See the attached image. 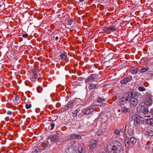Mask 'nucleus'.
Instances as JSON below:
<instances>
[{"label":"nucleus","instance_id":"1","mask_svg":"<svg viewBox=\"0 0 153 153\" xmlns=\"http://www.w3.org/2000/svg\"><path fill=\"white\" fill-rule=\"evenodd\" d=\"M107 145V151L109 153H121L124 150L121 143L117 141H108Z\"/></svg>","mask_w":153,"mask_h":153},{"label":"nucleus","instance_id":"2","mask_svg":"<svg viewBox=\"0 0 153 153\" xmlns=\"http://www.w3.org/2000/svg\"><path fill=\"white\" fill-rule=\"evenodd\" d=\"M100 76L98 74H92L89 76L85 80V83H89L91 82L95 81L97 82V80L100 78Z\"/></svg>","mask_w":153,"mask_h":153},{"label":"nucleus","instance_id":"3","mask_svg":"<svg viewBox=\"0 0 153 153\" xmlns=\"http://www.w3.org/2000/svg\"><path fill=\"white\" fill-rule=\"evenodd\" d=\"M132 120L134 121L135 126H140L141 123L142 122V118L138 115L134 114L132 116Z\"/></svg>","mask_w":153,"mask_h":153},{"label":"nucleus","instance_id":"4","mask_svg":"<svg viewBox=\"0 0 153 153\" xmlns=\"http://www.w3.org/2000/svg\"><path fill=\"white\" fill-rule=\"evenodd\" d=\"M130 98V99L129 101L130 106L134 108L135 107L138 103V100L135 98Z\"/></svg>","mask_w":153,"mask_h":153},{"label":"nucleus","instance_id":"5","mask_svg":"<svg viewBox=\"0 0 153 153\" xmlns=\"http://www.w3.org/2000/svg\"><path fill=\"white\" fill-rule=\"evenodd\" d=\"M132 79V77L131 76L126 77L121 80L120 83L122 85L126 84L128 82H130Z\"/></svg>","mask_w":153,"mask_h":153},{"label":"nucleus","instance_id":"6","mask_svg":"<svg viewBox=\"0 0 153 153\" xmlns=\"http://www.w3.org/2000/svg\"><path fill=\"white\" fill-rule=\"evenodd\" d=\"M94 110V108L92 107H88L84 108L82 110V112L85 114L88 115L93 112Z\"/></svg>","mask_w":153,"mask_h":153},{"label":"nucleus","instance_id":"7","mask_svg":"<svg viewBox=\"0 0 153 153\" xmlns=\"http://www.w3.org/2000/svg\"><path fill=\"white\" fill-rule=\"evenodd\" d=\"M97 144V142L96 140H91L90 141V147L91 149L93 150L94 148H96Z\"/></svg>","mask_w":153,"mask_h":153},{"label":"nucleus","instance_id":"8","mask_svg":"<svg viewBox=\"0 0 153 153\" xmlns=\"http://www.w3.org/2000/svg\"><path fill=\"white\" fill-rule=\"evenodd\" d=\"M129 98L127 95L126 94L125 96L123 97L120 101V104L124 105L127 101L128 100Z\"/></svg>","mask_w":153,"mask_h":153},{"label":"nucleus","instance_id":"9","mask_svg":"<svg viewBox=\"0 0 153 153\" xmlns=\"http://www.w3.org/2000/svg\"><path fill=\"white\" fill-rule=\"evenodd\" d=\"M74 101V100H71L68 102L65 106V109L66 110H68L73 108Z\"/></svg>","mask_w":153,"mask_h":153},{"label":"nucleus","instance_id":"10","mask_svg":"<svg viewBox=\"0 0 153 153\" xmlns=\"http://www.w3.org/2000/svg\"><path fill=\"white\" fill-rule=\"evenodd\" d=\"M70 139H71L79 140L81 139V136L76 134H73L70 135Z\"/></svg>","mask_w":153,"mask_h":153},{"label":"nucleus","instance_id":"11","mask_svg":"<svg viewBox=\"0 0 153 153\" xmlns=\"http://www.w3.org/2000/svg\"><path fill=\"white\" fill-rule=\"evenodd\" d=\"M48 139H50L52 142H56L58 140V137L56 135L51 136L48 138Z\"/></svg>","mask_w":153,"mask_h":153},{"label":"nucleus","instance_id":"12","mask_svg":"<svg viewBox=\"0 0 153 153\" xmlns=\"http://www.w3.org/2000/svg\"><path fill=\"white\" fill-rule=\"evenodd\" d=\"M145 102L147 105H151L152 104V98L149 96L147 97Z\"/></svg>","mask_w":153,"mask_h":153},{"label":"nucleus","instance_id":"13","mask_svg":"<svg viewBox=\"0 0 153 153\" xmlns=\"http://www.w3.org/2000/svg\"><path fill=\"white\" fill-rule=\"evenodd\" d=\"M126 95H127L129 98H134L137 95V92L135 91H132L130 93H127Z\"/></svg>","mask_w":153,"mask_h":153},{"label":"nucleus","instance_id":"14","mask_svg":"<svg viewBox=\"0 0 153 153\" xmlns=\"http://www.w3.org/2000/svg\"><path fill=\"white\" fill-rule=\"evenodd\" d=\"M99 87V86L94 84H90L88 88L89 89L92 90L93 89H97Z\"/></svg>","mask_w":153,"mask_h":153},{"label":"nucleus","instance_id":"15","mask_svg":"<svg viewBox=\"0 0 153 153\" xmlns=\"http://www.w3.org/2000/svg\"><path fill=\"white\" fill-rule=\"evenodd\" d=\"M61 59L63 60H65L67 57L66 53L65 52L61 53L60 55Z\"/></svg>","mask_w":153,"mask_h":153},{"label":"nucleus","instance_id":"16","mask_svg":"<svg viewBox=\"0 0 153 153\" xmlns=\"http://www.w3.org/2000/svg\"><path fill=\"white\" fill-rule=\"evenodd\" d=\"M121 112L124 114H127L130 112V110L129 108L124 107L122 110Z\"/></svg>","mask_w":153,"mask_h":153},{"label":"nucleus","instance_id":"17","mask_svg":"<svg viewBox=\"0 0 153 153\" xmlns=\"http://www.w3.org/2000/svg\"><path fill=\"white\" fill-rule=\"evenodd\" d=\"M78 153H88L86 151L85 149L80 147L78 148Z\"/></svg>","mask_w":153,"mask_h":153},{"label":"nucleus","instance_id":"18","mask_svg":"<svg viewBox=\"0 0 153 153\" xmlns=\"http://www.w3.org/2000/svg\"><path fill=\"white\" fill-rule=\"evenodd\" d=\"M145 134L146 135H149L150 136H153V131L149 129L146 131Z\"/></svg>","mask_w":153,"mask_h":153},{"label":"nucleus","instance_id":"19","mask_svg":"<svg viewBox=\"0 0 153 153\" xmlns=\"http://www.w3.org/2000/svg\"><path fill=\"white\" fill-rule=\"evenodd\" d=\"M138 69L137 68L133 67L131 70V73L133 74H135L137 73Z\"/></svg>","mask_w":153,"mask_h":153},{"label":"nucleus","instance_id":"20","mask_svg":"<svg viewBox=\"0 0 153 153\" xmlns=\"http://www.w3.org/2000/svg\"><path fill=\"white\" fill-rule=\"evenodd\" d=\"M41 149L38 146L36 147L35 149L32 152V153H40L41 152Z\"/></svg>","mask_w":153,"mask_h":153},{"label":"nucleus","instance_id":"21","mask_svg":"<svg viewBox=\"0 0 153 153\" xmlns=\"http://www.w3.org/2000/svg\"><path fill=\"white\" fill-rule=\"evenodd\" d=\"M150 68H148L143 67L140 70V71L141 73H144L149 71Z\"/></svg>","mask_w":153,"mask_h":153},{"label":"nucleus","instance_id":"22","mask_svg":"<svg viewBox=\"0 0 153 153\" xmlns=\"http://www.w3.org/2000/svg\"><path fill=\"white\" fill-rule=\"evenodd\" d=\"M146 122L148 125L153 126V119H147Z\"/></svg>","mask_w":153,"mask_h":153},{"label":"nucleus","instance_id":"23","mask_svg":"<svg viewBox=\"0 0 153 153\" xmlns=\"http://www.w3.org/2000/svg\"><path fill=\"white\" fill-rule=\"evenodd\" d=\"M130 141L132 145L135 144L137 142L136 139L134 137H131L130 139Z\"/></svg>","mask_w":153,"mask_h":153},{"label":"nucleus","instance_id":"24","mask_svg":"<svg viewBox=\"0 0 153 153\" xmlns=\"http://www.w3.org/2000/svg\"><path fill=\"white\" fill-rule=\"evenodd\" d=\"M149 112V110L147 108H144V110L143 111V113L145 114H146V115L145 116L146 117H150V116L149 115H148Z\"/></svg>","mask_w":153,"mask_h":153},{"label":"nucleus","instance_id":"25","mask_svg":"<svg viewBox=\"0 0 153 153\" xmlns=\"http://www.w3.org/2000/svg\"><path fill=\"white\" fill-rule=\"evenodd\" d=\"M127 134L129 136L132 135L134 134L133 130L131 128H128L127 131Z\"/></svg>","mask_w":153,"mask_h":153},{"label":"nucleus","instance_id":"26","mask_svg":"<svg viewBox=\"0 0 153 153\" xmlns=\"http://www.w3.org/2000/svg\"><path fill=\"white\" fill-rule=\"evenodd\" d=\"M144 107L141 106H139L137 108V111L138 112H143L144 109Z\"/></svg>","mask_w":153,"mask_h":153},{"label":"nucleus","instance_id":"27","mask_svg":"<svg viewBox=\"0 0 153 153\" xmlns=\"http://www.w3.org/2000/svg\"><path fill=\"white\" fill-rule=\"evenodd\" d=\"M138 90L140 92H143L146 91V88L142 85L138 87Z\"/></svg>","mask_w":153,"mask_h":153},{"label":"nucleus","instance_id":"28","mask_svg":"<svg viewBox=\"0 0 153 153\" xmlns=\"http://www.w3.org/2000/svg\"><path fill=\"white\" fill-rule=\"evenodd\" d=\"M120 131L118 129H116L114 132V134L116 135L117 136H120L121 135Z\"/></svg>","mask_w":153,"mask_h":153},{"label":"nucleus","instance_id":"29","mask_svg":"<svg viewBox=\"0 0 153 153\" xmlns=\"http://www.w3.org/2000/svg\"><path fill=\"white\" fill-rule=\"evenodd\" d=\"M105 99H102L101 98L99 97L97 100V102L99 103H100L102 102H103L105 101Z\"/></svg>","mask_w":153,"mask_h":153},{"label":"nucleus","instance_id":"30","mask_svg":"<svg viewBox=\"0 0 153 153\" xmlns=\"http://www.w3.org/2000/svg\"><path fill=\"white\" fill-rule=\"evenodd\" d=\"M109 30L115 31L116 30V28L115 26H111L109 27Z\"/></svg>","mask_w":153,"mask_h":153},{"label":"nucleus","instance_id":"31","mask_svg":"<svg viewBox=\"0 0 153 153\" xmlns=\"http://www.w3.org/2000/svg\"><path fill=\"white\" fill-rule=\"evenodd\" d=\"M125 146L126 147H128L129 146V141H128V140H125Z\"/></svg>","mask_w":153,"mask_h":153},{"label":"nucleus","instance_id":"32","mask_svg":"<svg viewBox=\"0 0 153 153\" xmlns=\"http://www.w3.org/2000/svg\"><path fill=\"white\" fill-rule=\"evenodd\" d=\"M33 75L34 78L35 79H36L38 76L37 72L33 70Z\"/></svg>","mask_w":153,"mask_h":153},{"label":"nucleus","instance_id":"33","mask_svg":"<svg viewBox=\"0 0 153 153\" xmlns=\"http://www.w3.org/2000/svg\"><path fill=\"white\" fill-rule=\"evenodd\" d=\"M55 126V124L54 123H52L50 126L49 127V128H50L51 130H53Z\"/></svg>","mask_w":153,"mask_h":153},{"label":"nucleus","instance_id":"34","mask_svg":"<svg viewBox=\"0 0 153 153\" xmlns=\"http://www.w3.org/2000/svg\"><path fill=\"white\" fill-rule=\"evenodd\" d=\"M102 30L105 32H106L108 31H110L109 27H105L103 28L102 29Z\"/></svg>","mask_w":153,"mask_h":153},{"label":"nucleus","instance_id":"35","mask_svg":"<svg viewBox=\"0 0 153 153\" xmlns=\"http://www.w3.org/2000/svg\"><path fill=\"white\" fill-rule=\"evenodd\" d=\"M151 143H152V142H149V141L147 142L146 144V149H149L150 148V147H149L148 146L149 144H151Z\"/></svg>","mask_w":153,"mask_h":153},{"label":"nucleus","instance_id":"36","mask_svg":"<svg viewBox=\"0 0 153 153\" xmlns=\"http://www.w3.org/2000/svg\"><path fill=\"white\" fill-rule=\"evenodd\" d=\"M73 22V20L72 19H70L68 20V24L69 25H71Z\"/></svg>","mask_w":153,"mask_h":153},{"label":"nucleus","instance_id":"37","mask_svg":"<svg viewBox=\"0 0 153 153\" xmlns=\"http://www.w3.org/2000/svg\"><path fill=\"white\" fill-rule=\"evenodd\" d=\"M146 105V103H144V102H142L141 103L139 106H142L143 107H144V108H145V105Z\"/></svg>","mask_w":153,"mask_h":153},{"label":"nucleus","instance_id":"38","mask_svg":"<svg viewBox=\"0 0 153 153\" xmlns=\"http://www.w3.org/2000/svg\"><path fill=\"white\" fill-rule=\"evenodd\" d=\"M31 104H30L29 105L26 104L25 105V107L27 109H28L31 107Z\"/></svg>","mask_w":153,"mask_h":153},{"label":"nucleus","instance_id":"39","mask_svg":"<svg viewBox=\"0 0 153 153\" xmlns=\"http://www.w3.org/2000/svg\"><path fill=\"white\" fill-rule=\"evenodd\" d=\"M28 35L27 33L23 34L22 35V37L24 38H26L28 36Z\"/></svg>","mask_w":153,"mask_h":153},{"label":"nucleus","instance_id":"40","mask_svg":"<svg viewBox=\"0 0 153 153\" xmlns=\"http://www.w3.org/2000/svg\"><path fill=\"white\" fill-rule=\"evenodd\" d=\"M148 74H150L151 75L153 76V71H150L149 70L148 71Z\"/></svg>","mask_w":153,"mask_h":153},{"label":"nucleus","instance_id":"41","mask_svg":"<svg viewBox=\"0 0 153 153\" xmlns=\"http://www.w3.org/2000/svg\"><path fill=\"white\" fill-rule=\"evenodd\" d=\"M19 96L18 95L16 96L15 97V100L16 101H17V100L19 101Z\"/></svg>","mask_w":153,"mask_h":153},{"label":"nucleus","instance_id":"42","mask_svg":"<svg viewBox=\"0 0 153 153\" xmlns=\"http://www.w3.org/2000/svg\"><path fill=\"white\" fill-rule=\"evenodd\" d=\"M150 113L152 114L153 117V108L150 110Z\"/></svg>","mask_w":153,"mask_h":153},{"label":"nucleus","instance_id":"43","mask_svg":"<svg viewBox=\"0 0 153 153\" xmlns=\"http://www.w3.org/2000/svg\"><path fill=\"white\" fill-rule=\"evenodd\" d=\"M102 134V132H101L100 133L99 132H98L97 133V134L98 135H101Z\"/></svg>","mask_w":153,"mask_h":153},{"label":"nucleus","instance_id":"44","mask_svg":"<svg viewBox=\"0 0 153 153\" xmlns=\"http://www.w3.org/2000/svg\"><path fill=\"white\" fill-rule=\"evenodd\" d=\"M7 114H12V112L10 111H8V112H7Z\"/></svg>","mask_w":153,"mask_h":153},{"label":"nucleus","instance_id":"45","mask_svg":"<svg viewBox=\"0 0 153 153\" xmlns=\"http://www.w3.org/2000/svg\"><path fill=\"white\" fill-rule=\"evenodd\" d=\"M59 39V37L58 36H57L55 37V39L56 40H57Z\"/></svg>","mask_w":153,"mask_h":153},{"label":"nucleus","instance_id":"46","mask_svg":"<svg viewBox=\"0 0 153 153\" xmlns=\"http://www.w3.org/2000/svg\"><path fill=\"white\" fill-rule=\"evenodd\" d=\"M99 153H107L106 152H100Z\"/></svg>","mask_w":153,"mask_h":153},{"label":"nucleus","instance_id":"47","mask_svg":"<svg viewBox=\"0 0 153 153\" xmlns=\"http://www.w3.org/2000/svg\"><path fill=\"white\" fill-rule=\"evenodd\" d=\"M84 1V0H79L80 1V2H82V1Z\"/></svg>","mask_w":153,"mask_h":153},{"label":"nucleus","instance_id":"48","mask_svg":"<svg viewBox=\"0 0 153 153\" xmlns=\"http://www.w3.org/2000/svg\"><path fill=\"white\" fill-rule=\"evenodd\" d=\"M120 111H121L120 110V109H119V110H118V112H120Z\"/></svg>","mask_w":153,"mask_h":153},{"label":"nucleus","instance_id":"49","mask_svg":"<svg viewBox=\"0 0 153 153\" xmlns=\"http://www.w3.org/2000/svg\"><path fill=\"white\" fill-rule=\"evenodd\" d=\"M5 98V97H2V100H3V99H4Z\"/></svg>","mask_w":153,"mask_h":153},{"label":"nucleus","instance_id":"50","mask_svg":"<svg viewBox=\"0 0 153 153\" xmlns=\"http://www.w3.org/2000/svg\"><path fill=\"white\" fill-rule=\"evenodd\" d=\"M1 41L0 40V45L1 44Z\"/></svg>","mask_w":153,"mask_h":153},{"label":"nucleus","instance_id":"51","mask_svg":"<svg viewBox=\"0 0 153 153\" xmlns=\"http://www.w3.org/2000/svg\"><path fill=\"white\" fill-rule=\"evenodd\" d=\"M1 5L0 4V7H1Z\"/></svg>","mask_w":153,"mask_h":153},{"label":"nucleus","instance_id":"52","mask_svg":"<svg viewBox=\"0 0 153 153\" xmlns=\"http://www.w3.org/2000/svg\"><path fill=\"white\" fill-rule=\"evenodd\" d=\"M38 92H39V93H40V91H38Z\"/></svg>","mask_w":153,"mask_h":153},{"label":"nucleus","instance_id":"53","mask_svg":"<svg viewBox=\"0 0 153 153\" xmlns=\"http://www.w3.org/2000/svg\"><path fill=\"white\" fill-rule=\"evenodd\" d=\"M126 126H125V129H126Z\"/></svg>","mask_w":153,"mask_h":153},{"label":"nucleus","instance_id":"54","mask_svg":"<svg viewBox=\"0 0 153 153\" xmlns=\"http://www.w3.org/2000/svg\"><path fill=\"white\" fill-rule=\"evenodd\" d=\"M4 100H3V101H3V102H4Z\"/></svg>","mask_w":153,"mask_h":153}]
</instances>
